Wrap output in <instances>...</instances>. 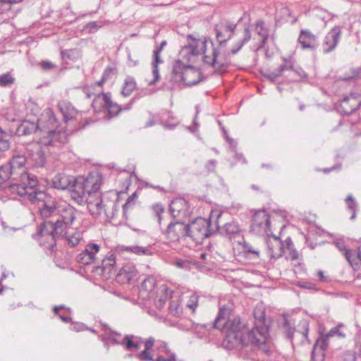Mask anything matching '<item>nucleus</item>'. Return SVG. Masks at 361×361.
<instances>
[{
	"label": "nucleus",
	"mask_w": 361,
	"mask_h": 361,
	"mask_svg": "<svg viewBox=\"0 0 361 361\" xmlns=\"http://www.w3.org/2000/svg\"><path fill=\"white\" fill-rule=\"evenodd\" d=\"M231 309L225 306L219 308L217 317L214 322V327L225 331L222 346L226 350H236L244 359H253L249 355L252 352L258 353L255 331H250L241 322L239 317L230 318Z\"/></svg>",
	"instance_id": "f257e3e1"
},
{
	"label": "nucleus",
	"mask_w": 361,
	"mask_h": 361,
	"mask_svg": "<svg viewBox=\"0 0 361 361\" xmlns=\"http://www.w3.org/2000/svg\"><path fill=\"white\" fill-rule=\"evenodd\" d=\"M20 183L9 187L10 192L36 204L40 216L44 221H52L57 216L59 209L56 199L45 191L36 190L39 180L35 175L23 171L20 173Z\"/></svg>",
	"instance_id": "f03ea898"
},
{
	"label": "nucleus",
	"mask_w": 361,
	"mask_h": 361,
	"mask_svg": "<svg viewBox=\"0 0 361 361\" xmlns=\"http://www.w3.org/2000/svg\"><path fill=\"white\" fill-rule=\"evenodd\" d=\"M98 181L99 173H90L86 178H75L64 173H59L51 179V187L61 190H70L71 197L73 199V192H80L88 187L97 188Z\"/></svg>",
	"instance_id": "7ed1b4c3"
},
{
	"label": "nucleus",
	"mask_w": 361,
	"mask_h": 361,
	"mask_svg": "<svg viewBox=\"0 0 361 361\" xmlns=\"http://www.w3.org/2000/svg\"><path fill=\"white\" fill-rule=\"evenodd\" d=\"M97 188L88 187L82 191H75L73 195V200L82 205L86 204L91 215L95 218L103 214L104 205L107 196L101 195L99 193L102 185V176L99 173V181Z\"/></svg>",
	"instance_id": "20e7f679"
},
{
	"label": "nucleus",
	"mask_w": 361,
	"mask_h": 361,
	"mask_svg": "<svg viewBox=\"0 0 361 361\" xmlns=\"http://www.w3.org/2000/svg\"><path fill=\"white\" fill-rule=\"evenodd\" d=\"M47 117L52 128L49 129L38 141L47 149L48 153L56 154L68 142V135L65 130L58 128L57 119L52 112L47 113Z\"/></svg>",
	"instance_id": "39448f33"
},
{
	"label": "nucleus",
	"mask_w": 361,
	"mask_h": 361,
	"mask_svg": "<svg viewBox=\"0 0 361 361\" xmlns=\"http://www.w3.org/2000/svg\"><path fill=\"white\" fill-rule=\"evenodd\" d=\"M254 327L250 331H255L258 353L269 355L271 353L269 345L267 343L269 334V325L265 318V310L262 305L257 306L254 311Z\"/></svg>",
	"instance_id": "423d86ee"
},
{
	"label": "nucleus",
	"mask_w": 361,
	"mask_h": 361,
	"mask_svg": "<svg viewBox=\"0 0 361 361\" xmlns=\"http://www.w3.org/2000/svg\"><path fill=\"white\" fill-rule=\"evenodd\" d=\"M76 219V209L70 204L59 205L57 216L53 219L51 225L56 235L66 237Z\"/></svg>",
	"instance_id": "0eeeda50"
},
{
	"label": "nucleus",
	"mask_w": 361,
	"mask_h": 361,
	"mask_svg": "<svg viewBox=\"0 0 361 361\" xmlns=\"http://www.w3.org/2000/svg\"><path fill=\"white\" fill-rule=\"evenodd\" d=\"M172 73L175 82H184L188 86L195 85L200 81V72L192 66H185L180 60L175 62Z\"/></svg>",
	"instance_id": "6e6552de"
},
{
	"label": "nucleus",
	"mask_w": 361,
	"mask_h": 361,
	"mask_svg": "<svg viewBox=\"0 0 361 361\" xmlns=\"http://www.w3.org/2000/svg\"><path fill=\"white\" fill-rule=\"evenodd\" d=\"M188 225V237L197 243L212 235L215 230L211 228L210 221L199 217Z\"/></svg>",
	"instance_id": "1a4fd4ad"
},
{
	"label": "nucleus",
	"mask_w": 361,
	"mask_h": 361,
	"mask_svg": "<svg viewBox=\"0 0 361 361\" xmlns=\"http://www.w3.org/2000/svg\"><path fill=\"white\" fill-rule=\"evenodd\" d=\"M28 164L33 168H42L47 162V149L39 142H34L27 147Z\"/></svg>",
	"instance_id": "9d476101"
},
{
	"label": "nucleus",
	"mask_w": 361,
	"mask_h": 361,
	"mask_svg": "<svg viewBox=\"0 0 361 361\" xmlns=\"http://www.w3.org/2000/svg\"><path fill=\"white\" fill-rule=\"evenodd\" d=\"M52 226L51 221H44L39 225L37 233L40 245L44 246L51 252L54 250L56 246L55 235H56Z\"/></svg>",
	"instance_id": "9b49d317"
},
{
	"label": "nucleus",
	"mask_w": 361,
	"mask_h": 361,
	"mask_svg": "<svg viewBox=\"0 0 361 361\" xmlns=\"http://www.w3.org/2000/svg\"><path fill=\"white\" fill-rule=\"evenodd\" d=\"M250 228L256 235H269L271 222L265 210H259L255 213Z\"/></svg>",
	"instance_id": "f8f14e48"
},
{
	"label": "nucleus",
	"mask_w": 361,
	"mask_h": 361,
	"mask_svg": "<svg viewBox=\"0 0 361 361\" xmlns=\"http://www.w3.org/2000/svg\"><path fill=\"white\" fill-rule=\"evenodd\" d=\"M116 264V255L114 252H109L102 259L101 265L94 267L92 271L95 274L103 276L106 279L112 274L113 272H116L115 269Z\"/></svg>",
	"instance_id": "ddd939ff"
},
{
	"label": "nucleus",
	"mask_w": 361,
	"mask_h": 361,
	"mask_svg": "<svg viewBox=\"0 0 361 361\" xmlns=\"http://www.w3.org/2000/svg\"><path fill=\"white\" fill-rule=\"evenodd\" d=\"M236 24L228 20H221L215 25L216 37L219 44H225L233 36Z\"/></svg>",
	"instance_id": "4468645a"
},
{
	"label": "nucleus",
	"mask_w": 361,
	"mask_h": 361,
	"mask_svg": "<svg viewBox=\"0 0 361 361\" xmlns=\"http://www.w3.org/2000/svg\"><path fill=\"white\" fill-rule=\"evenodd\" d=\"M341 27L340 26H334L325 35L322 43V51L323 54H327L334 51L341 39Z\"/></svg>",
	"instance_id": "2eb2a0df"
},
{
	"label": "nucleus",
	"mask_w": 361,
	"mask_h": 361,
	"mask_svg": "<svg viewBox=\"0 0 361 361\" xmlns=\"http://www.w3.org/2000/svg\"><path fill=\"white\" fill-rule=\"evenodd\" d=\"M169 212L173 218L188 217L192 213L188 202L182 197L173 199L169 205Z\"/></svg>",
	"instance_id": "dca6fc26"
},
{
	"label": "nucleus",
	"mask_w": 361,
	"mask_h": 361,
	"mask_svg": "<svg viewBox=\"0 0 361 361\" xmlns=\"http://www.w3.org/2000/svg\"><path fill=\"white\" fill-rule=\"evenodd\" d=\"M361 106V94L351 93L341 100L338 109L345 114H350Z\"/></svg>",
	"instance_id": "f3484780"
},
{
	"label": "nucleus",
	"mask_w": 361,
	"mask_h": 361,
	"mask_svg": "<svg viewBox=\"0 0 361 361\" xmlns=\"http://www.w3.org/2000/svg\"><path fill=\"white\" fill-rule=\"evenodd\" d=\"M298 42L303 50L315 51L319 45L317 36L307 29L300 30Z\"/></svg>",
	"instance_id": "a211bd4d"
},
{
	"label": "nucleus",
	"mask_w": 361,
	"mask_h": 361,
	"mask_svg": "<svg viewBox=\"0 0 361 361\" xmlns=\"http://www.w3.org/2000/svg\"><path fill=\"white\" fill-rule=\"evenodd\" d=\"M188 225L180 221L170 223L166 231L167 238L174 242L188 236Z\"/></svg>",
	"instance_id": "6ab92c4d"
},
{
	"label": "nucleus",
	"mask_w": 361,
	"mask_h": 361,
	"mask_svg": "<svg viewBox=\"0 0 361 361\" xmlns=\"http://www.w3.org/2000/svg\"><path fill=\"white\" fill-rule=\"evenodd\" d=\"M100 250V245L96 243H89L85 249L78 255L76 259L78 263L87 265L95 262L97 254Z\"/></svg>",
	"instance_id": "aec40b11"
},
{
	"label": "nucleus",
	"mask_w": 361,
	"mask_h": 361,
	"mask_svg": "<svg viewBox=\"0 0 361 361\" xmlns=\"http://www.w3.org/2000/svg\"><path fill=\"white\" fill-rule=\"evenodd\" d=\"M216 228L220 230V233L222 235L226 236L234 243H240V240H243V235L242 230L235 222L226 223L221 228H219V226H217Z\"/></svg>",
	"instance_id": "412c9836"
},
{
	"label": "nucleus",
	"mask_w": 361,
	"mask_h": 361,
	"mask_svg": "<svg viewBox=\"0 0 361 361\" xmlns=\"http://www.w3.org/2000/svg\"><path fill=\"white\" fill-rule=\"evenodd\" d=\"M202 59L204 63L209 64L219 71L228 67L230 63L227 56L225 54L219 55L216 49H212L211 56L204 55Z\"/></svg>",
	"instance_id": "4be33fe9"
},
{
	"label": "nucleus",
	"mask_w": 361,
	"mask_h": 361,
	"mask_svg": "<svg viewBox=\"0 0 361 361\" xmlns=\"http://www.w3.org/2000/svg\"><path fill=\"white\" fill-rule=\"evenodd\" d=\"M267 253L271 259H277L282 257L285 252V242H282L279 238L274 235L267 242Z\"/></svg>",
	"instance_id": "5701e85b"
},
{
	"label": "nucleus",
	"mask_w": 361,
	"mask_h": 361,
	"mask_svg": "<svg viewBox=\"0 0 361 361\" xmlns=\"http://www.w3.org/2000/svg\"><path fill=\"white\" fill-rule=\"evenodd\" d=\"M136 274L135 267L132 263H128L118 270L116 277L118 282L125 283L130 282L136 276Z\"/></svg>",
	"instance_id": "b1692460"
},
{
	"label": "nucleus",
	"mask_w": 361,
	"mask_h": 361,
	"mask_svg": "<svg viewBox=\"0 0 361 361\" xmlns=\"http://www.w3.org/2000/svg\"><path fill=\"white\" fill-rule=\"evenodd\" d=\"M58 107L63 115V121L68 122L75 118L78 111L72 105V104L67 100L60 101L58 104Z\"/></svg>",
	"instance_id": "393cba45"
},
{
	"label": "nucleus",
	"mask_w": 361,
	"mask_h": 361,
	"mask_svg": "<svg viewBox=\"0 0 361 361\" xmlns=\"http://www.w3.org/2000/svg\"><path fill=\"white\" fill-rule=\"evenodd\" d=\"M188 38L190 39V42H188V45L191 48L192 53L194 54L196 59L202 54L207 55V41L204 39H195L192 35H188Z\"/></svg>",
	"instance_id": "a878e982"
},
{
	"label": "nucleus",
	"mask_w": 361,
	"mask_h": 361,
	"mask_svg": "<svg viewBox=\"0 0 361 361\" xmlns=\"http://www.w3.org/2000/svg\"><path fill=\"white\" fill-rule=\"evenodd\" d=\"M145 349L140 353L136 354L135 357L140 361H154L153 355L151 354L150 350L155 344V338L154 337H149L143 342Z\"/></svg>",
	"instance_id": "bb28decb"
},
{
	"label": "nucleus",
	"mask_w": 361,
	"mask_h": 361,
	"mask_svg": "<svg viewBox=\"0 0 361 361\" xmlns=\"http://www.w3.org/2000/svg\"><path fill=\"white\" fill-rule=\"evenodd\" d=\"M255 31L261 37L257 49L264 47L269 37V29L262 20H258L255 23Z\"/></svg>",
	"instance_id": "cd10ccee"
},
{
	"label": "nucleus",
	"mask_w": 361,
	"mask_h": 361,
	"mask_svg": "<svg viewBox=\"0 0 361 361\" xmlns=\"http://www.w3.org/2000/svg\"><path fill=\"white\" fill-rule=\"evenodd\" d=\"M118 198L110 199L107 197L104 205L103 214L107 219H113L116 217L118 212Z\"/></svg>",
	"instance_id": "c85d7f7f"
},
{
	"label": "nucleus",
	"mask_w": 361,
	"mask_h": 361,
	"mask_svg": "<svg viewBox=\"0 0 361 361\" xmlns=\"http://www.w3.org/2000/svg\"><path fill=\"white\" fill-rule=\"evenodd\" d=\"M37 130H42L39 123H36L35 122L25 120L23 121L17 128L16 133L19 136L29 135L35 133Z\"/></svg>",
	"instance_id": "c756f323"
},
{
	"label": "nucleus",
	"mask_w": 361,
	"mask_h": 361,
	"mask_svg": "<svg viewBox=\"0 0 361 361\" xmlns=\"http://www.w3.org/2000/svg\"><path fill=\"white\" fill-rule=\"evenodd\" d=\"M110 93L99 94L94 99L92 106L95 112L105 111L106 106L109 103Z\"/></svg>",
	"instance_id": "7c9ffc66"
},
{
	"label": "nucleus",
	"mask_w": 361,
	"mask_h": 361,
	"mask_svg": "<svg viewBox=\"0 0 361 361\" xmlns=\"http://www.w3.org/2000/svg\"><path fill=\"white\" fill-rule=\"evenodd\" d=\"M144 341L141 337L136 336L132 334L126 335L122 340V345L126 348L127 350H137L140 344L143 343Z\"/></svg>",
	"instance_id": "2f4dec72"
},
{
	"label": "nucleus",
	"mask_w": 361,
	"mask_h": 361,
	"mask_svg": "<svg viewBox=\"0 0 361 361\" xmlns=\"http://www.w3.org/2000/svg\"><path fill=\"white\" fill-rule=\"evenodd\" d=\"M117 249L119 251H126L128 252L135 254L137 255L149 256L152 255V251L151 250L149 247L138 246L136 245L130 246L121 245L118 246Z\"/></svg>",
	"instance_id": "473e14b6"
},
{
	"label": "nucleus",
	"mask_w": 361,
	"mask_h": 361,
	"mask_svg": "<svg viewBox=\"0 0 361 361\" xmlns=\"http://www.w3.org/2000/svg\"><path fill=\"white\" fill-rule=\"evenodd\" d=\"M240 243H237V244L240 245L242 252L246 257L253 259H257L259 258V250L257 248L254 247L249 243L246 242L244 240V237L242 240H240Z\"/></svg>",
	"instance_id": "72a5a7b5"
},
{
	"label": "nucleus",
	"mask_w": 361,
	"mask_h": 361,
	"mask_svg": "<svg viewBox=\"0 0 361 361\" xmlns=\"http://www.w3.org/2000/svg\"><path fill=\"white\" fill-rule=\"evenodd\" d=\"M161 52L159 50H154L153 51V59L152 62V74L154 76V79L149 82V85H152L155 84L159 79V64L163 63V61L161 59L160 56Z\"/></svg>",
	"instance_id": "f704fd0d"
},
{
	"label": "nucleus",
	"mask_w": 361,
	"mask_h": 361,
	"mask_svg": "<svg viewBox=\"0 0 361 361\" xmlns=\"http://www.w3.org/2000/svg\"><path fill=\"white\" fill-rule=\"evenodd\" d=\"M8 163L17 176L19 173V171L23 169L25 164H28V159L24 155H17L14 156Z\"/></svg>",
	"instance_id": "c9c22d12"
},
{
	"label": "nucleus",
	"mask_w": 361,
	"mask_h": 361,
	"mask_svg": "<svg viewBox=\"0 0 361 361\" xmlns=\"http://www.w3.org/2000/svg\"><path fill=\"white\" fill-rule=\"evenodd\" d=\"M251 32L248 26H245L244 28V36L242 39L238 41L235 45L231 49L230 54L234 55L236 54L251 39Z\"/></svg>",
	"instance_id": "e433bc0d"
},
{
	"label": "nucleus",
	"mask_w": 361,
	"mask_h": 361,
	"mask_svg": "<svg viewBox=\"0 0 361 361\" xmlns=\"http://www.w3.org/2000/svg\"><path fill=\"white\" fill-rule=\"evenodd\" d=\"M16 176L15 171L8 162L0 166V184L12 178H16Z\"/></svg>",
	"instance_id": "4c0bfd02"
},
{
	"label": "nucleus",
	"mask_w": 361,
	"mask_h": 361,
	"mask_svg": "<svg viewBox=\"0 0 361 361\" xmlns=\"http://www.w3.org/2000/svg\"><path fill=\"white\" fill-rule=\"evenodd\" d=\"M285 252L283 253L287 259L293 262L298 259V252L294 248V245L290 238H287L285 240Z\"/></svg>",
	"instance_id": "58836bf2"
},
{
	"label": "nucleus",
	"mask_w": 361,
	"mask_h": 361,
	"mask_svg": "<svg viewBox=\"0 0 361 361\" xmlns=\"http://www.w3.org/2000/svg\"><path fill=\"white\" fill-rule=\"evenodd\" d=\"M131 107V104H126L123 108H121L118 104L114 103L109 96V103L106 106V110L109 117L117 116L121 110H128Z\"/></svg>",
	"instance_id": "ea45409f"
},
{
	"label": "nucleus",
	"mask_w": 361,
	"mask_h": 361,
	"mask_svg": "<svg viewBox=\"0 0 361 361\" xmlns=\"http://www.w3.org/2000/svg\"><path fill=\"white\" fill-rule=\"evenodd\" d=\"M137 86L135 80L131 76H127L125 79L124 84L122 89V94L124 97L130 96L132 92L135 90Z\"/></svg>",
	"instance_id": "a19ab883"
},
{
	"label": "nucleus",
	"mask_w": 361,
	"mask_h": 361,
	"mask_svg": "<svg viewBox=\"0 0 361 361\" xmlns=\"http://www.w3.org/2000/svg\"><path fill=\"white\" fill-rule=\"evenodd\" d=\"M159 350L161 352L165 353L166 354H169V356L167 358L164 357L161 355H159L157 357L154 361H176L177 357L175 353H171V350L168 346V344L166 342H161L160 345L158 347Z\"/></svg>",
	"instance_id": "79ce46f5"
},
{
	"label": "nucleus",
	"mask_w": 361,
	"mask_h": 361,
	"mask_svg": "<svg viewBox=\"0 0 361 361\" xmlns=\"http://www.w3.org/2000/svg\"><path fill=\"white\" fill-rule=\"evenodd\" d=\"M11 134L0 127V152H4L11 147Z\"/></svg>",
	"instance_id": "37998d69"
},
{
	"label": "nucleus",
	"mask_w": 361,
	"mask_h": 361,
	"mask_svg": "<svg viewBox=\"0 0 361 361\" xmlns=\"http://www.w3.org/2000/svg\"><path fill=\"white\" fill-rule=\"evenodd\" d=\"M344 256L354 270L360 268L361 262H357V255H355L354 250H345Z\"/></svg>",
	"instance_id": "c03bdc74"
},
{
	"label": "nucleus",
	"mask_w": 361,
	"mask_h": 361,
	"mask_svg": "<svg viewBox=\"0 0 361 361\" xmlns=\"http://www.w3.org/2000/svg\"><path fill=\"white\" fill-rule=\"evenodd\" d=\"M179 55L188 63H195L196 61V57L194 54L192 53L191 48H190L188 44L182 47Z\"/></svg>",
	"instance_id": "a18cd8bd"
},
{
	"label": "nucleus",
	"mask_w": 361,
	"mask_h": 361,
	"mask_svg": "<svg viewBox=\"0 0 361 361\" xmlns=\"http://www.w3.org/2000/svg\"><path fill=\"white\" fill-rule=\"evenodd\" d=\"M345 202L347 204L348 210L351 212L350 219L354 220L356 217V214L357 211V203L356 202L355 198L353 197L352 195H349L347 196L345 199Z\"/></svg>",
	"instance_id": "49530a36"
},
{
	"label": "nucleus",
	"mask_w": 361,
	"mask_h": 361,
	"mask_svg": "<svg viewBox=\"0 0 361 361\" xmlns=\"http://www.w3.org/2000/svg\"><path fill=\"white\" fill-rule=\"evenodd\" d=\"M156 286V279L153 276H147L142 283L141 288L148 293H151Z\"/></svg>",
	"instance_id": "de8ad7c7"
},
{
	"label": "nucleus",
	"mask_w": 361,
	"mask_h": 361,
	"mask_svg": "<svg viewBox=\"0 0 361 361\" xmlns=\"http://www.w3.org/2000/svg\"><path fill=\"white\" fill-rule=\"evenodd\" d=\"M283 63L281 64L278 69V71H280L281 75L282 73L287 70H293L294 61L292 57H289L288 59L283 58Z\"/></svg>",
	"instance_id": "09e8293b"
},
{
	"label": "nucleus",
	"mask_w": 361,
	"mask_h": 361,
	"mask_svg": "<svg viewBox=\"0 0 361 361\" xmlns=\"http://www.w3.org/2000/svg\"><path fill=\"white\" fill-rule=\"evenodd\" d=\"M198 299L199 296L193 293L192 294L186 303V307L192 310V312H194L198 305Z\"/></svg>",
	"instance_id": "8fccbe9b"
},
{
	"label": "nucleus",
	"mask_w": 361,
	"mask_h": 361,
	"mask_svg": "<svg viewBox=\"0 0 361 361\" xmlns=\"http://www.w3.org/2000/svg\"><path fill=\"white\" fill-rule=\"evenodd\" d=\"M136 197V194L133 193L132 195H130L126 200V203L123 205V215L126 216L127 211L129 209L133 208L135 204V198Z\"/></svg>",
	"instance_id": "3c124183"
},
{
	"label": "nucleus",
	"mask_w": 361,
	"mask_h": 361,
	"mask_svg": "<svg viewBox=\"0 0 361 361\" xmlns=\"http://www.w3.org/2000/svg\"><path fill=\"white\" fill-rule=\"evenodd\" d=\"M152 209L157 216L159 223L161 224V214L164 211V207L161 203H157L152 205Z\"/></svg>",
	"instance_id": "603ef678"
},
{
	"label": "nucleus",
	"mask_w": 361,
	"mask_h": 361,
	"mask_svg": "<svg viewBox=\"0 0 361 361\" xmlns=\"http://www.w3.org/2000/svg\"><path fill=\"white\" fill-rule=\"evenodd\" d=\"M283 328L285 329L286 337L288 339L292 340L295 332V328L291 326L290 323L287 319H285L284 321Z\"/></svg>",
	"instance_id": "864d4df0"
},
{
	"label": "nucleus",
	"mask_w": 361,
	"mask_h": 361,
	"mask_svg": "<svg viewBox=\"0 0 361 361\" xmlns=\"http://www.w3.org/2000/svg\"><path fill=\"white\" fill-rule=\"evenodd\" d=\"M14 82V78L9 74L6 73L0 75V85L1 86H7L13 84Z\"/></svg>",
	"instance_id": "5fc2aeb1"
},
{
	"label": "nucleus",
	"mask_w": 361,
	"mask_h": 361,
	"mask_svg": "<svg viewBox=\"0 0 361 361\" xmlns=\"http://www.w3.org/2000/svg\"><path fill=\"white\" fill-rule=\"evenodd\" d=\"M65 308L64 305L54 306L53 308V311L55 314L58 315L60 319L65 323H68L71 321V318L70 317L65 316L63 314H59V310Z\"/></svg>",
	"instance_id": "6e6d98bb"
},
{
	"label": "nucleus",
	"mask_w": 361,
	"mask_h": 361,
	"mask_svg": "<svg viewBox=\"0 0 361 361\" xmlns=\"http://www.w3.org/2000/svg\"><path fill=\"white\" fill-rule=\"evenodd\" d=\"M81 240H82V238L79 233H76L71 236L67 237V241H68V244L72 247H75V246L78 245L80 243V241Z\"/></svg>",
	"instance_id": "4d7b16f0"
},
{
	"label": "nucleus",
	"mask_w": 361,
	"mask_h": 361,
	"mask_svg": "<svg viewBox=\"0 0 361 361\" xmlns=\"http://www.w3.org/2000/svg\"><path fill=\"white\" fill-rule=\"evenodd\" d=\"M39 66L43 71H47L56 68V66L49 61H42Z\"/></svg>",
	"instance_id": "13d9d810"
},
{
	"label": "nucleus",
	"mask_w": 361,
	"mask_h": 361,
	"mask_svg": "<svg viewBox=\"0 0 361 361\" xmlns=\"http://www.w3.org/2000/svg\"><path fill=\"white\" fill-rule=\"evenodd\" d=\"M115 73H116V68H113V67H111V66L106 67L105 68L104 73H103V75H102L103 80H107L113 75H114Z\"/></svg>",
	"instance_id": "bf43d9fd"
},
{
	"label": "nucleus",
	"mask_w": 361,
	"mask_h": 361,
	"mask_svg": "<svg viewBox=\"0 0 361 361\" xmlns=\"http://www.w3.org/2000/svg\"><path fill=\"white\" fill-rule=\"evenodd\" d=\"M129 67H135L139 64V58L137 56L133 57L130 52L128 53V62Z\"/></svg>",
	"instance_id": "052dcab7"
},
{
	"label": "nucleus",
	"mask_w": 361,
	"mask_h": 361,
	"mask_svg": "<svg viewBox=\"0 0 361 361\" xmlns=\"http://www.w3.org/2000/svg\"><path fill=\"white\" fill-rule=\"evenodd\" d=\"M355 353L353 351H346L343 354V361H356Z\"/></svg>",
	"instance_id": "680f3d73"
},
{
	"label": "nucleus",
	"mask_w": 361,
	"mask_h": 361,
	"mask_svg": "<svg viewBox=\"0 0 361 361\" xmlns=\"http://www.w3.org/2000/svg\"><path fill=\"white\" fill-rule=\"evenodd\" d=\"M337 335L339 337H344V334L341 333L338 326L332 328L327 334V337H331Z\"/></svg>",
	"instance_id": "e2e57ef3"
},
{
	"label": "nucleus",
	"mask_w": 361,
	"mask_h": 361,
	"mask_svg": "<svg viewBox=\"0 0 361 361\" xmlns=\"http://www.w3.org/2000/svg\"><path fill=\"white\" fill-rule=\"evenodd\" d=\"M195 109H196V114L193 119V125L195 127L194 128H192V127L188 128V129L192 133L195 132L199 127V123H197V115L200 113V109H199L198 106H196Z\"/></svg>",
	"instance_id": "0e129e2a"
},
{
	"label": "nucleus",
	"mask_w": 361,
	"mask_h": 361,
	"mask_svg": "<svg viewBox=\"0 0 361 361\" xmlns=\"http://www.w3.org/2000/svg\"><path fill=\"white\" fill-rule=\"evenodd\" d=\"M169 310L173 315H178L180 313V307L176 302H171L169 305Z\"/></svg>",
	"instance_id": "69168bd1"
},
{
	"label": "nucleus",
	"mask_w": 361,
	"mask_h": 361,
	"mask_svg": "<svg viewBox=\"0 0 361 361\" xmlns=\"http://www.w3.org/2000/svg\"><path fill=\"white\" fill-rule=\"evenodd\" d=\"M267 78L271 80V81L275 80L278 77L281 76L280 71L275 70L265 75Z\"/></svg>",
	"instance_id": "338daca9"
},
{
	"label": "nucleus",
	"mask_w": 361,
	"mask_h": 361,
	"mask_svg": "<svg viewBox=\"0 0 361 361\" xmlns=\"http://www.w3.org/2000/svg\"><path fill=\"white\" fill-rule=\"evenodd\" d=\"M71 329H72V330H73L76 332H78V331L85 330L86 328H85L84 324L80 323V322H76V323L73 324Z\"/></svg>",
	"instance_id": "774afa93"
}]
</instances>
